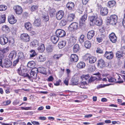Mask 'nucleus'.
Segmentation results:
<instances>
[{"instance_id": "obj_1", "label": "nucleus", "mask_w": 125, "mask_h": 125, "mask_svg": "<svg viewBox=\"0 0 125 125\" xmlns=\"http://www.w3.org/2000/svg\"><path fill=\"white\" fill-rule=\"evenodd\" d=\"M117 16L115 15H113L108 18L107 22L111 24L115 25L117 22Z\"/></svg>"}, {"instance_id": "obj_2", "label": "nucleus", "mask_w": 125, "mask_h": 125, "mask_svg": "<svg viewBox=\"0 0 125 125\" xmlns=\"http://www.w3.org/2000/svg\"><path fill=\"white\" fill-rule=\"evenodd\" d=\"M87 12L86 10L84 12V13L80 18L79 22L80 25V26L82 27L87 20Z\"/></svg>"}, {"instance_id": "obj_3", "label": "nucleus", "mask_w": 125, "mask_h": 125, "mask_svg": "<svg viewBox=\"0 0 125 125\" xmlns=\"http://www.w3.org/2000/svg\"><path fill=\"white\" fill-rule=\"evenodd\" d=\"M55 34L58 37H62L65 35L66 33L63 30L59 29L56 31Z\"/></svg>"}, {"instance_id": "obj_4", "label": "nucleus", "mask_w": 125, "mask_h": 125, "mask_svg": "<svg viewBox=\"0 0 125 125\" xmlns=\"http://www.w3.org/2000/svg\"><path fill=\"white\" fill-rule=\"evenodd\" d=\"M20 38L22 40L25 42H29L30 40V37L27 33H23L21 34Z\"/></svg>"}, {"instance_id": "obj_5", "label": "nucleus", "mask_w": 125, "mask_h": 125, "mask_svg": "<svg viewBox=\"0 0 125 125\" xmlns=\"http://www.w3.org/2000/svg\"><path fill=\"white\" fill-rule=\"evenodd\" d=\"M37 72V68H35L33 69L31 71L30 73L31 78L35 79L36 77Z\"/></svg>"}, {"instance_id": "obj_6", "label": "nucleus", "mask_w": 125, "mask_h": 125, "mask_svg": "<svg viewBox=\"0 0 125 125\" xmlns=\"http://www.w3.org/2000/svg\"><path fill=\"white\" fill-rule=\"evenodd\" d=\"M8 39L5 36H2L0 37V43L2 45L6 44L8 42Z\"/></svg>"}, {"instance_id": "obj_7", "label": "nucleus", "mask_w": 125, "mask_h": 125, "mask_svg": "<svg viewBox=\"0 0 125 125\" xmlns=\"http://www.w3.org/2000/svg\"><path fill=\"white\" fill-rule=\"evenodd\" d=\"M78 24L76 22L73 23L69 26L68 29L70 31H74L76 30L78 27Z\"/></svg>"}, {"instance_id": "obj_8", "label": "nucleus", "mask_w": 125, "mask_h": 125, "mask_svg": "<svg viewBox=\"0 0 125 125\" xmlns=\"http://www.w3.org/2000/svg\"><path fill=\"white\" fill-rule=\"evenodd\" d=\"M109 38L112 43H115L116 42L117 37L114 33H112L110 34L109 36Z\"/></svg>"}, {"instance_id": "obj_9", "label": "nucleus", "mask_w": 125, "mask_h": 125, "mask_svg": "<svg viewBox=\"0 0 125 125\" xmlns=\"http://www.w3.org/2000/svg\"><path fill=\"white\" fill-rule=\"evenodd\" d=\"M13 9L16 14H20L22 13V10L21 6L18 5L15 6L14 7Z\"/></svg>"}, {"instance_id": "obj_10", "label": "nucleus", "mask_w": 125, "mask_h": 125, "mask_svg": "<svg viewBox=\"0 0 125 125\" xmlns=\"http://www.w3.org/2000/svg\"><path fill=\"white\" fill-rule=\"evenodd\" d=\"M78 86L80 87L83 88H87L88 85L86 81H82L78 84Z\"/></svg>"}, {"instance_id": "obj_11", "label": "nucleus", "mask_w": 125, "mask_h": 125, "mask_svg": "<svg viewBox=\"0 0 125 125\" xmlns=\"http://www.w3.org/2000/svg\"><path fill=\"white\" fill-rule=\"evenodd\" d=\"M8 21L10 24H13L16 22L17 20L15 19L14 16L13 15H11L9 16Z\"/></svg>"}, {"instance_id": "obj_12", "label": "nucleus", "mask_w": 125, "mask_h": 125, "mask_svg": "<svg viewBox=\"0 0 125 125\" xmlns=\"http://www.w3.org/2000/svg\"><path fill=\"white\" fill-rule=\"evenodd\" d=\"M113 53L112 52H106L104 54V56L108 59H111L113 57Z\"/></svg>"}, {"instance_id": "obj_13", "label": "nucleus", "mask_w": 125, "mask_h": 125, "mask_svg": "<svg viewBox=\"0 0 125 125\" xmlns=\"http://www.w3.org/2000/svg\"><path fill=\"white\" fill-rule=\"evenodd\" d=\"M64 14L62 10H60L56 13V17L57 20H60L63 17Z\"/></svg>"}, {"instance_id": "obj_14", "label": "nucleus", "mask_w": 125, "mask_h": 125, "mask_svg": "<svg viewBox=\"0 0 125 125\" xmlns=\"http://www.w3.org/2000/svg\"><path fill=\"white\" fill-rule=\"evenodd\" d=\"M108 12V10L106 7L101 8L100 10V13L102 16H105Z\"/></svg>"}, {"instance_id": "obj_15", "label": "nucleus", "mask_w": 125, "mask_h": 125, "mask_svg": "<svg viewBox=\"0 0 125 125\" xmlns=\"http://www.w3.org/2000/svg\"><path fill=\"white\" fill-rule=\"evenodd\" d=\"M78 60V56L75 54H72L71 55L70 60L73 62H77Z\"/></svg>"}, {"instance_id": "obj_16", "label": "nucleus", "mask_w": 125, "mask_h": 125, "mask_svg": "<svg viewBox=\"0 0 125 125\" xmlns=\"http://www.w3.org/2000/svg\"><path fill=\"white\" fill-rule=\"evenodd\" d=\"M97 17V16H93L89 17V20L90 21V24L91 25L93 26L94 25V22L96 21Z\"/></svg>"}, {"instance_id": "obj_17", "label": "nucleus", "mask_w": 125, "mask_h": 125, "mask_svg": "<svg viewBox=\"0 0 125 125\" xmlns=\"http://www.w3.org/2000/svg\"><path fill=\"white\" fill-rule=\"evenodd\" d=\"M12 62L10 60H5L3 63V65L6 67L9 68L12 65Z\"/></svg>"}, {"instance_id": "obj_18", "label": "nucleus", "mask_w": 125, "mask_h": 125, "mask_svg": "<svg viewBox=\"0 0 125 125\" xmlns=\"http://www.w3.org/2000/svg\"><path fill=\"white\" fill-rule=\"evenodd\" d=\"M95 34V32L93 30L89 31L87 33V37L89 40H90L93 37Z\"/></svg>"}, {"instance_id": "obj_19", "label": "nucleus", "mask_w": 125, "mask_h": 125, "mask_svg": "<svg viewBox=\"0 0 125 125\" xmlns=\"http://www.w3.org/2000/svg\"><path fill=\"white\" fill-rule=\"evenodd\" d=\"M74 6V3L71 2H68L66 4V7L69 10H73Z\"/></svg>"}, {"instance_id": "obj_20", "label": "nucleus", "mask_w": 125, "mask_h": 125, "mask_svg": "<svg viewBox=\"0 0 125 125\" xmlns=\"http://www.w3.org/2000/svg\"><path fill=\"white\" fill-rule=\"evenodd\" d=\"M17 53L15 51H11L9 55V57L10 60L15 59Z\"/></svg>"}, {"instance_id": "obj_21", "label": "nucleus", "mask_w": 125, "mask_h": 125, "mask_svg": "<svg viewBox=\"0 0 125 125\" xmlns=\"http://www.w3.org/2000/svg\"><path fill=\"white\" fill-rule=\"evenodd\" d=\"M71 84L73 85H76L78 84V78L77 77H73L71 80Z\"/></svg>"}, {"instance_id": "obj_22", "label": "nucleus", "mask_w": 125, "mask_h": 125, "mask_svg": "<svg viewBox=\"0 0 125 125\" xmlns=\"http://www.w3.org/2000/svg\"><path fill=\"white\" fill-rule=\"evenodd\" d=\"M17 56L18 57L17 59L21 61H22L25 58L23 53L22 52L18 53Z\"/></svg>"}, {"instance_id": "obj_23", "label": "nucleus", "mask_w": 125, "mask_h": 125, "mask_svg": "<svg viewBox=\"0 0 125 125\" xmlns=\"http://www.w3.org/2000/svg\"><path fill=\"white\" fill-rule=\"evenodd\" d=\"M75 15L73 14H69L67 18V21L71 22L72 21L74 18Z\"/></svg>"}, {"instance_id": "obj_24", "label": "nucleus", "mask_w": 125, "mask_h": 125, "mask_svg": "<svg viewBox=\"0 0 125 125\" xmlns=\"http://www.w3.org/2000/svg\"><path fill=\"white\" fill-rule=\"evenodd\" d=\"M98 66L101 68H102L105 66V63L104 61L100 59L98 61L97 64Z\"/></svg>"}, {"instance_id": "obj_25", "label": "nucleus", "mask_w": 125, "mask_h": 125, "mask_svg": "<svg viewBox=\"0 0 125 125\" xmlns=\"http://www.w3.org/2000/svg\"><path fill=\"white\" fill-rule=\"evenodd\" d=\"M51 41L54 44L56 43L59 39V37L56 35L51 36Z\"/></svg>"}, {"instance_id": "obj_26", "label": "nucleus", "mask_w": 125, "mask_h": 125, "mask_svg": "<svg viewBox=\"0 0 125 125\" xmlns=\"http://www.w3.org/2000/svg\"><path fill=\"white\" fill-rule=\"evenodd\" d=\"M25 26L27 30L28 31H30L32 29V25L30 22L26 23L25 24Z\"/></svg>"}, {"instance_id": "obj_27", "label": "nucleus", "mask_w": 125, "mask_h": 125, "mask_svg": "<svg viewBox=\"0 0 125 125\" xmlns=\"http://www.w3.org/2000/svg\"><path fill=\"white\" fill-rule=\"evenodd\" d=\"M35 63L33 61L29 62L27 64V67L30 68L34 69L35 66Z\"/></svg>"}, {"instance_id": "obj_28", "label": "nucleus", "mask_w": 125, "mask_h": 125, "mask_svg": "<svg viewBox=\"0 0 125 125\" xmlns=\"http://www.w3.org/2000/svg\"><path fill=\"white\" fill-rule=\"evenodd\" d=\"M66 44L65 41H62L59 42L58 44V46L59 48L61 49L64 47Z\"/></svg>"}, {"instance_id": "obj_29", "label": "nucleus", "mask_w": 125, "mask_h": 125, "mask_svg": "<svg viewBox=\"0 0 125 125\" xmlns=\"http://www.w3.org/2000/svg\"><path fill=\"white\" fill-rule=\"evenodd\" d=\"M37 72H38L43 74H44L46 73V70L45 69L42 67H40L37 68Z\"/></svg>"}, {"instance_id": "obj_30", "label": "nucleus", "mask_w": 125, "mask_h": 125, "mask_svg": "<svg viewBox=\"0 0 125 125\" xmlns=\"http://www.w3.org/2000/svg\"><path fill=\"white\" fill-rule=\"evenodd\" d=\"M102 20L101 19L97 18L95 22H94V24L100 26L102 24Z\"/></svg>"}, {"instance_id": "obj_31", "label": "nucleus", "mask_w": 125, "mask_h": 125, "mask_svg": "<svg viewBox=\"0 0 125 125\" xmlns=\"http://www.w3.org/2000/svg\"><path fill=\"white\" fill-rule=\"evenodd\" d=\"M63 55L61 54H54L52 58L53 59L55 60H58Z\"/></svg>"}, {"instance_id": "obj_32", "label": "nucleus", "mask_w": 125, "mask_h": 125, "mask_svg": "<svg viewBox=\"0 0 125 125\" xmlns=\"http://www.w3.org/2000/svg\"><path fill=\"white\" fill-rule=\"evenodd\" d=\"M116 4V2L114 0L109 1L108 2V6L109 8L113 7L115 6Z\"/></svg>"}, {"instance_id": "obj_33", "label": "nucleus", "mask_w": 125, "mask_h": 125, "mask_svg": "<svg viewBox=\"0 0 125 125\" xmlns=\"http://www.w3.org/2000/svg\"><path fill=\"white\" fill-rule=\"evenodd\" d=\"M34 25L36 26H39L41 25V20L40 19H36L34 21Z\"/></svg>"}, {"instance_id": "obj_34", "label": "nucleus", "mask_w": 125, "mask_h": 125, "mask_svg": "<svg viewBox=\"0 0 125 125\" xmlns=\"http://www.w3.org/2000/svg\"><path fill=\"white\" fill-rule=\"evenodd\" d=\"M38 50L40 52H43L45 50L44 45V44H41L38 47Z\"/></svg>"}, {"instance_id": "obj_35", "label": "nucleus", "mask_w": 125, "mask_h": 125, "mask_svg": "<svg viewBox=\"0 0 125 125\" xmlns=\"http://www.w3.org/2000/svg\"><path fill=\"white\" fill-rule=\"evenodd\" d=\"M85 66V63L83 62H80L78 63L77 65V67L79 68H82Z\"/></svg>"}, {"instance_id": "obj_36", "label": "nucleus", "mask_w": 125, "mask_h": 125, "mask_svg": "<svg viewBox=\"0 0 125 125\" xmlns=\"http://www.w3.org/2000/svg\"><path fill=\"white\" fill-rule=\"evenodd\" d=\"M84 45L86 48L89 49L91 47V44L90 41H86L84 42Z\"/></svg>"}, {"instance_id": "obj_37", "label": "nucleus", "mask_w": 125, "mask_h": 125, "mask_svg": "<svg viewBox=\"0 0 125 125\" xmlns=\"http://www.w3.org/2000/svg\"><path fill=\"white\" fill-rule=\"evenodd\" d=\"M96 60V58L94 56H91L89 59V62L91 63H94Z\"/></svg>"}, {"instance_id": "obj_38", "label": "nucleus", "mask_w": 125, "mask_h": 125, "mask_svg": "<svg viewBox=\"0 0 125 125\" xmlns=\"http://www.w3.org/2000/svg\"><path fill=\"white\" fill-rule=\"evenodd\" d=\"M49 19V16L47 14H45L44 15H43L42 16V19L45 22H47L48 21Z\"/></svg>"}, {"instance_id": "obj_39", "label": "nucleus", "mask_w": 125, "mask_h": 125, "mask_svg": "<svg viewBox=\"0 0 125 125\" xmlns=\"http://www.w3.org/2000/svg\"><path fill=\"white\" fill-rule=\"evenodd\" d=\"M38 41L36 40H34L31 43V45L34 47H37L38 45Z\"/></svg>"}, {"instance_id": "obj_40", "label": "nucleus", "mask_w": 125, "mask_h": 125, "mask_svg": "<svg viewBox=\"0 0 125 125\" xmlns=\"http://www.w3.org/2000/svg\"><path fill=\"white\" fill-rule=\"evenodd\" d=\"M79 50V46L78 44H75L73 46V51L74 53H76Z\"/></svg>"}, {"instance_id": "obj_41", "label": "nucleus", "mask_w": 125, "mask_h": 125, "mask_svg": "<svg viewBox=\"0 0 125 125\" xmlns=\"http://www.w3.org/2000/svg\"><path fill=\"white\" fill-rule=\"evenodd\" d=\"M46 59V58L44 55H40L39 57L38 61H39L42 62L45 61Z\"/></svg>"}, {"instance_id": "obj_42", "label": "nucleus", "mask_w": 125, "mask_h": 125, "mask_svg": "<svg viewBox=\"0 0 125 125\" xmlns=\"http://www.w3.org/2000/svg\"><path fill=\"white\" fill-rule=\"evenodd\" d=\"M5 15H2L0 16V24L4 22L5 20Z\"/></svg>"}, {"instance_id": "obj_43", "label": "nucleus", "mask_w": 125, "mask_h": 125, "mask_svg": "<svg viewBox=\"0 0 125 125\" xmlns=\"http://www.w3.org/2000/svg\"><path fill=\"white\" fill-rule=\"evenodd\" d=\"M30 52V57L31 58L34 57L36 55V52L34 50H31Z\"/></svg>"}, {"instance_id": "obj_44", "label": "nucleus", "mask_w": 125, "mask_h": 125, "mask_svg": "<svg viewBox=\"0 0 125 125\" xmlns=\"http://www.w3.org/2000/svg\"><path fill=\"white\" fill-rule=\"evenodd\" d=\"M7 8V6L4 5H0V11H4Z\"/></svg>"}, {"instance_id": "obj_45", "label": "nucleus", "mask_w": 125, "mask_h": 125, "mask_svg": "<svg viewBox=\"0 0 125 125\" xmlns=\"http://www.w3.org/2000/svg\"><path fill=\"white\" fill-rule=\"evenodd\" d=\"M123 53H121V52H118L116 53V57L118 58H120L123 57Z\"/></svg>"}, {"instance_id": "obj_46", "label": "nucleus", "mask_w": 125, "mask_h": 125, "mask_svg": "<svg viewBox=\"0 0 125 125\" xmlns=\"http://www.w3.org/2000/svg\"><path fill=\"white\" fill-rule=\"evenodd\" d=\"M2 30L5 31H10V29L6 25H4L2 28Z\"/></svg>"}, {"instance_id": "obj_47", "label": "nucleus", "mask_w": 125, "mask_h": 125, "mask_svg": "<svg viewBox=\"0 0 125 125\" xmlns=\"http://www.w3.org/2000/svg\"><path fill=\"white\" fill-rule=\"evenodd\" d=\"M90 77V76L89 74L83 75V76L82 78V81H84V80H87Z\"/></svg>"}, {"instance_id": "obj_48", "label": "nucleus", "mask_w": 125, "mask_h": 125, "mask_svg": "<svg viewBox=\"0 0 125 125\" xmlns=\"http://www.w3.org/2000/svg\"><path fill=\"white\" fill-rule=\"evenodd\" d=\"M53 47L51 45H49V46L46 48V50L48 52H50L52 51L53 50Z\"/></svg>"}, {"instance_id": "obj_49", "label": "nucleus", "mask_w": 125, "mask_h": 125, "mask_svg": "<svg viewBox=\"0 0 125 125\" xmlns=\"http://www.w3.org/2000/svg\"><path fill=\"white\" fill-rule=\"evenodd\" d=\"M38 7L37 6H33L31 8V11H33L37 10Z\"/></svg>"}, {"instance_id": "obj_50", "label": "nucleus", "mask_w": 125, "mask_h": 125, "mask_svg": "<svg viewBox=\"0 0 125 125\" xmlns=\"http://www.w3.org/2000/svg\"><path fill=\"white\" fill-rule=\"evenodd\" d=\"M66 21L65 20H62L60 23V25L61 26H64L66 24Z\"/></svg>"}, {"instance_id": "obj_51", "label": "nucleus", "mask_w": 125, "mask_h": 125, "mask_svg": "<svg viewBox=\"0 0 125 125\" xmlns=\"http://www.w3.org/2000/svg\"><path fill=\"white\" fill-rule=\"evenodd\" d=\"M84 40V35H81L79 40V41L81 43L83 42Z\"/></svg>"}, {"instance_id": "obj_52", "label": "nucleus", "mask_w": 125, "mask_h": 125, "mask_svg": "<svg viewBox=\"0 0 125 125\" xmlns=\"http://www.w3.org/2000/svg\"><path fill=\"white\" fill-rule=\"evenodd\" d=\"M76 40V38L74 37H71L70 39V42L73 44H74L75 43Z\"/></svg>"}, {"instance_id": "obj_53", "label": "nucleus", "mask_w": 125, "mask_h": 125, "mask_svg": "<svg viewBox=\"0 0 125 125\" xmlns=\"http://www.w3.org/2000/svg\"><path fill=\"white\" fill-rule=\"evenodd\" d=\"M108 81L109 82L113 83L116 82V79L112 77H110L109 78H108Z\"/></svg>"}, {"instance_id": "obj_54", "label": "nucleus", "mask_w": 125, "mask_h": 125, "mask_svg": "<svg viewBox=\"0 0 125 125\" xmlns=\"http://www.w3.org/2000/svg\"><path fill=\"white\" fill-rule=\"evenodd\" d=\"M118 81H116L115 83H123L124 82V81L121 79L120 77L118 75Z\"/></svg>"}, {"instance_id": "obj_55", "label": "nucleus", "mask_w": 125, "mask_h": 125, "mask_svg": "<svg viewBox=\"0 0 125 125\" xmlns=\"http://www.w3.org/2000/svg\"><path fill=\"white\" fill-rule=\"evenodd\" d=\"M97 79V78L96 77H91L89 80V82H91L94 81L95 80Z\"/></svg>"}, {"instance_id": "obj_56", "label": "nucleus", "mask_w": 125, "mask_h": 125, "mask_svg": "<svg viewBox=\"0 0 125 125\" xmlns=\"http://www.w3.org/2000/svg\"><path fill=\"white\" fill-rule=\"evenodd\" d=\"M9 49V48L7 47L6 48H4L2 50V52L3 53H4L8 51Z\"/></svg>"}, {"instance_id": "obj_57", "label": "nucleus", "mask_w": 125, "mask_h": 125, "mask_svg": "<svg viewBox=\"0 0 125 125\" xmlns=\"http://www.w3.org/2000/svg\"><path fill=\"white\" fill-rule=\"evenodd\" d=\"M90 55L89 54H87L84 55L83 57V59L85 60H87L89 59L90 57Z\"/></svg>"}, {"instance_id": "obj_58", "label": "nucleus", "mask_w": 125, "mask_h": 125, "mask_svg": "<svg viewBox=\"0 0 125 125\" xmlns=\"http://www.w3.org/2000/svg\"><path fill=\"white\" fill-rule=\"evenodd\" d=\"M120 52L123 54H125V46H122L121 47Z\"/></svg>"}, {"instance_id": "obj_59", "label": "nucleus", "mask_w": 125, "mask_h": 125, "mask_svg": "<svg viewBox=\"0 0 125 125\" xmlns=\"http://www.w3.org/2000/svg\"><path fill=\"white\" fill-rule=\"evenodd\" d=\"M50 14V15H53L54 14V12H55V10L54 9H50L49 11Z\"/></svg>"}, {"instance_id": "obj_60", "label": "nucleus", "mask_w": 125, "mask_h": 125, "mask_svg": "<svg viewBox=\"0 0 125 125\" xmlns=\"http://www.w3.org/2000/svg\"><path fill=\"white\" fill-rule=\"evenodd\" d=\"M45 64L47 66H49L52 65V62L51 61H48L46 62Z\"/></svg>"}, {"instance_id": "obj_61", "label": "nucleus", "mask_w": 125, "mask_h": 125, "mask_svg": "<svg viewBox=\"0 0 125 125\" xmlns=\"http://www.w3.org/2000/svg\"><path fill=\"white\" fill-rule=\"evenodd\" d=\"M89 70L91 72H93L95 70V67L94 66L92 65L90 66L89 68H88Z\"/></svg>"}, {"instance_id": "obj_62", "label": "nucleus", "mask_w": 125, "mask_h": 125, "mask_svg": "<svg viewBox=\"0 0 125 125\" xmlns=\"http://www.w3.org/2000/svg\"><path fill=\"white\" fill-rule=\"evenodd\" d=\"M17 72L19 74L21 75H23V73H22L21 70V68H20L17 70Z\"/></svg>"}, {"instance_id": "obj_63", "label": "nucleus", "mask_w": 125, "mask_h": 125, "mask_svg": "<svg viewBox=\"0 0 125 125\" xmlns=\"http://www.w3.org/2000/svg\"><path fill=\"white\" fill-rule=\"evenodd\" d=\"M96 52L97 53H102L103 52V50L99 47L97 48Z\"/></svg>"}, {"instance_id": "obj_64", "label": "nucleus", "mask_w": 125, "mask_h": 125, "mask_svg": "<svg viewBox=\"0 0 125 125\" xmlns=\"http://www.w3.org/2000/svg\"><path fill=\"white\" fill-rule=\"evenodd\" d=\"M53 80V77L52 76H50L48 78L47 80L49 82H51Z\"/></svg>"}]
</instances>
